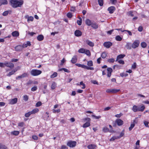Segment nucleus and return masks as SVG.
<instances>
[{"label": "nucleus", "instance_id": "f257e3e1", "mask_svg": "<svg viewBox=\"0 0 149 149\" xmlns=\"http://www.w3.org/2000/svg\"><path fill=\"white\" fill-rule=\"evenodd\" d=\"M10 5L14 8H16L18 7H21L23 3V1L21 0L18 1L17 0H11L10 1Z\"/></svg>", "mask_w": 149, "mask_h": 149}, {"label": "nucleus", "instance_id": "f03ea898", "mask_svg": "<svg viewBox=\"0 0 149 149\" xmlns=\"http://www.w3.org/2000/svg\"><path fill=\"white\" fill-rule=\"evenodd\" d=\"M42 73L41 70H32L31 72V74L33 76L38 75Z\"/></svg>", "mask_w": 149, "mask_h": 149}, {"label": "nucleus", "instance_id": "7ed1b4c3", "mask_svg": "<svg viewBox=\"0 0 149 149\" xmlns=\"http://www.w3.org/2000/svg\"><path fill=\"white\" fill-rule=\"evenodd\" d=\"M91 120V119L90 118H87L84 119V121H87L86 122L85 124H84L83 125V127H89L90 126V121Z\"/></svg>", "mask_w": 149, "mask_h": 149}, {"label": "nucleus", "instance_id": "20e7f679", "mask_svg": "<svg viewBox=\"0 0 149 149\" xmlns=\"http://www.w3.org/2000/svg\"><path fill=\"white\" fill-rule=\"evenodd\" d=\"M77 143L75 141H70L67 143V145L70 147H74L76 145Z\"/></svg>", "mask_w": 149, "mask_h": 149}, {"label": "nucleus", "instance_id": "39448f33", "mask_svg": "<svg viewBox=\"0 0 149 149\" xmlns=\"http://www.w3.org/2000/svg\"><path fill=\"white\" fill-rule=\"evenodd\" d=\"M17 101V99L15 98L14 99H11L8 100V103L10 104H16Z\"/></svg>", "mask_w": 149, "mask_h": 149}, {"label": "nucleus", "instance_id": "423d86ee", "mask_svg": "<svg viewBox=\"0 0 149 149\" xmlns=\"http://www.w3.org/2000/svg\"><path fill=\"white\" fill-rule=\"evenodd\" d=\"M139 40H135L132 45V47L133 48H135L139 46Z\"/></svg>", "mask_w": 149, "mask_h": 149}, {"label": "nucleus", "instance_id": "0eeeda50", "mask_svg": "<svg viewBox=\"0 0 149 149\" xmlns=\"http://www.w3.org/2000/svg\"><path fill=\"white\" fill-rule=\"evenodd\" d=\"M112 45V43L109 42H105L103 44L104 46L107 48H109Z\"/></svg>", "mask_w": 149, "mask_h": 149}, {"label": "nucleus", "instance_id": "6e6552de", "mask_svg": "<svg viewBox=\"0 0 149 149\" xmlns=\"http://www.w3.org/2000/svg\"><path fill=\"white\" fill-rule=\"evenodd\" d=\"M4 64L6 67H9L10 68H12L14 67V65L11 62H6L4 63Z\"/></svg>", "mask_w": 149, "mask_h": 149}, {"label": "nucleus", "instance_id": "1a4fd4ad", "mask_svg": "<svg viewBox=\"0 0 149 149\" xmlns=\"http://www.w3.org/2000/svg\"><path fill=\"white\" fill-rule=\"evenodd\" d=\"M109 13L110 14L113 13L115 10V8L113 6H111L108 8L107 9Z\"/></svg>", "mask_w": 149, "mask_h": 149}, {"label": "nucleus", "instance_id": "9d476101", "mask_svg": "<svg viewBox=\"0 0 149 149\" xmlns=\"http://www.w3.org/2000/svg\"><path fill=\"white\" fill-rule=\"evenodd\" d=\"M116 123H117L118 125L121 126L123 124V121L120 119H117L115 121Z\"/></svg>", "mask_w": 149, "mask_h": 149}, {"label": "nucleus", "instance_id": "9b49d317", "mask_svg": "<svg viewBox=\"0 0 149 149\" xmlns=\"http://www.w3.org/2000/svg\"><path fill=\"white\" fill-rule=\"evenodd\" d=\"M15 49V50L16 51H22L23 49H22V47L21 45H17L16 46Z\"/></svg>", "mask_w": 149, "mask_h": 149}, {"label": "nucleus", "instance_id": "f8f14e48", "mask_svg": "<svg viewBox=\"0 0 149 149\" xmlns=\"http://www.w3.org/2000/svg\"><path fill=\"white\" fill-rule=\"evenodd\" d=\"M75 35L77 36H81L82 35L81 32L79 30H76L74 32Z\"/></svg>", "mask_w": 149, "mask_h": 149}, {"label": "nucleus", "instance_id": "ddd939ff", "mask_svg": "<svg viewBox=\"0 0 149 149\" xmlns=\"http://www.w3.org/2000/svg\"><path fill=\"white\" fill-rule=\"evenodd\" d=\"M11 34L13 37H16L18 36L19 35V32L17 31H15L13 32Z\"/></svg>", "mask_w": 149, "mask_h": 149}, {"label": "nucleus", "instance_id": "4468645a", "mask_svg": "<svg viewBox=\"0 0 149 149\" xmlns=\"http://www.w3.org/2000/svg\"><path fill=\"white\" fill-rule=\"evenodd\" d=\"M27 76V74L26 73H24L20 76H19L16 78V79H22Z\"/></svg>", "mask_w": 149, "mask_h": 149}, {"label": "nucleus", "instance_id": "2eb2a0df", "mask_svg": "<svg viewBox=\"0 0 149 149\" xmlns=\"http://www.w3.org/2000/svg\"><path fill=\"white\" fill-rule=\"evenodd\" d=\"M102 130L104 132H111L113 131V130H112L110 129L109 130L108 128L106 127H103V128Z\"/></svg>", "mask_w": 149, "mask_h": 149}, {"label": "nucleus", "instance_id": "dca6fc26", "mask_svg": "<svg viewBox=\"0 0 149 149\" xmlns=\"http://www.w3.org/2000/svg\"><path fill=\"white\" fill-rule=\"evenodd\" d=\"M77 61V56H74L72 58L71 60V62L72 63H75Z\"/></svg>", "mask_w": 149, "mask_h": 149}, {"label": "nucleus", "instance_id": "f3484780", "mask_svg": "<svg viewBox=\"0 0 149 149\" xmlns=\"http://www.w3.org/2000/svg\"><path fill=\"white\" fill-rule=\"evenodd\" d=\"M86 42L88 45L91 47H93L94 46V43L89 40H86Z\"/></svg>", "mask_w": 149, "mask_h": 149}, {"label": "nucleus", "instance_id": "a211bd4d", "mask_svg": "<svg viewBox=\"0 0 149 149\" xmlns=\"http://www.w3.org/2000/svg\"><path fill=\"white\" fill-rule=\"evenodd\" d=\"M44 38V36L42 35H40L37 36V39L39 41H41L43 40Z\"/></svg>", "mask_w": 149, "mask_h": 149}, {"label": "nucleus", "instance_id": "6ab92c4d", "mask_svg": "<svg viewBox=\"0 0 149 149\" xmlns=\"http://www.w3.org/2000/svg\"><path fill=\"white\" fill-rule=\"evenodd\" d=\"M96 146L94 144H91L87 146V148L89 149H94L96 147Z\"/></svg>", "mask_w": 149, "mask_h": 149}, {"label": "nucleus", "instance_id": "aec40b11", "mask_svg": "<svg viewBox=\"0 0 149 149\" xmlns=\"http://www.w3.org/2000/svg\"><path fill=\"white\" fill-rule=\"evenodd\" d=\"M25 17L26 18H27V21L28 22L33 20V17L32 16L28 17V16H26Z\"/></svg>", "mask_w": 149, "mask_h": 149}, {"label": "nucleus", "instance_id": "412c9836", "mask_svg": "<svg viewBox=\"0 0 149 149\" xmlns=\"http://www.w3.org/2000/svg\"><path fill=\"white\" fill-rule=\"evenodd\" d=\"M86 23L87 25L89 26L91 25L92 22H91V21L90 20L88 19H87L86 20Z\"/></svg>", "mask_w": 149, "mask_h": 149}, {"label": "nucleus", "instance_id": "4be33fe9", "mask_svg": "<svg viewBox=\"0 0 149 149\" xmlns=\"http://www.w3.org/2000/svg\"><path fill=\"white\" fill-rule=\"evenodd\" d=\"M75 65L79 67H80L84 69H86V66L84 65H82L79 63H76L75 64Z\"/></svg>", "mask_w": 149, "mask_h": 149}, {"label": "nucleus", "instance_id": "5701e85b", "mask_svg": "<svg viewBox=\"0 0 149 149\" xmlns=\"http://www.w3.org/2000/svg\"><path fill=\"white\" fill-rule=\"evenodd\" d=\"M39 111V109L38 108H35L33 109L32 111H31L32 114H34L38 112Z\"/></svg>", "mask_w": 149, "mask_h": 149}, {"label": "nucleus", "instance_id": "b1692460", "mask_svg": "<svg viewBox=\"0 0 149 149\" xmlns=\"http://www.w3.org/2000/svg\"><path fill=\"white\" fill-rule=\"evenodd\" d=\"M11 133L12 134L17 136L19 134V132L18 131H15L11 132Z\"/></svg>", "mask_w": 149, "mask_h": 149}, {"label": "nucleus", "instance_id": "393cba45", "mask_svg": "<svg viewBox=\"0 0 149 149\" xmlns=\"http://www.w3.org/2000/svg\"><path fill=\"white\" fill-rule=\"evenodd\" d=\"M92 27L95 29H97L98 28V25L96 23H92L91 25Z\"/></svg>", "mask_w": 149, "mask_h": 149}, {"label": "nucleus", "instance_id": "a878e982", "mask_svg": "<svg viewBox=\"0 0 149 149\" xmlns=\"http://www.w3.org/2000/svg\"><path fill=\"white\" fill-rule=\"evenodd\" d=\"M17 70H12L11 72H10L7 75V76H11L12 74H14V73Z\"/></svg>", "mask_w": 149, "mask_h": 149}, {"label": "nucleus", "instance_id": "bb28decb", "mask_svg": "<svg viewBox=\"0 0 149 149\" xmlns=\"http://www.w3.org/2000/svg\"><path fill=\"white\" fill-rule=\"evenodd\" d=\"M0 3H1V5L7 4L8 3V1L6 0H0Z\"/></svg>", "mask_w": 149, "mask_h": 149}, {"label": "nucleus", "instance_id": "cd10ccee", "mask_svg": "<svg viewBox=\"0 0 149 149\" xmlns=\"http://www.w3.org/2000/svg\"><path fill=\"white\" fill-rule=\"evenodd\" d=\"M7 148L5 145L0 143V149H7Z\"/></svg>", "mask_w": 149, "mask_h": 149}, {"label": "nucleus", "instance_id": "c85d7f7f", "mask_svg": "<svg viewBox=\"0 0 149 149\" xmlns=\"http://www.w3.org/2000/svg\"><path fill=\"white\" fill-rule=\"evenodd\" d=\"M132 110L134 112H136L138 111H140V110L135 105H134V106H133V107L132 108Z\"/></svg>", "mask_w": 149, "mask_h": 149}, {"label": "nucleus", "instance_id": "c756f323", "mask_svg": "<svg viewBox=\"0 0 149 149\" xmlns=\"http://www.w3.org/2000/svg\"><path fill=\"white\" fill-rule=\"evenodd\" d=\"M141 45L142 47L143 48L146 47L147 46L146 43L145 42H142L141 43Z\"/></svg>", "mask_w": 149, "mask_h": 149}, {"label": "nucleus", "instance_id": "7c9ffc66", "mask_svg": "<svg viewBox=\"0 0 149 149\" xmlns=\"http://www.w3.org/2000/svg\"><path fill=\"white\" fill-rule=\"evenodd\" d=\"M11 11L9 10H7L4 11L2 14L3 15V16H6L7 15L9 12H11Z\"/></svg>", "mask_w": 149, "mask_h": 149}, {"label": "nucleus", "instance_id": "2f4dec72", "mask_svg": "<svg viewBox=\"0 0 149 149\" xmlns=\"http://www.w3.org/2000/svg\"><path fill=\"white\" fill-rule=\"evenodd\" d=\"M116 40L118 41H120L122 40V38L119 36H117L115 38Z\"/></svg>", "mask_w": 149, "mask_h": 149}, {"label": "nucleus", "instance_id": "473e14b6", "mask_svg": "<svg viewBox=\"0 0 149 149\" xmlns=\"http://www.w3.org/2000/svg\"><path fill=\"white\" fill-rule=\"evenodd\" d=\"M57 75V73L56 72H54L53 74L51 75L50 76V77L51 78H53L55 77H56Z\"/></svg>", "mask_w": 149, "mask_h": 149}, {"label": "nucleus", "instance_id": "72a5a7b5", "mask_svg": "<svg viewBox=\"0 0 149 149\" xmlns=\"http://www.w3.org/2000/svg\"><path fill=\"white\" fill-rule=\"evenodd\" d=\"M124 134V130H123L122 132L120 134V136H118V138L119 139L123 136Z\"/></svg>", "mask_w": 149, "mask_h": 149}, {"label": "nucleus", "instance_id": "f704fd0d", "mask_svg": "<svg viewBox=\"0 0 149 149\" xmlns=\"http://www.w3.org/2000/svg\"><path fill=\"white\" fill-rule=\"evenodd\" d=\"M84 53L85 54L88 56H91V53L89 50L85 49Z\"/></svg>", "mask_w": 149, "mask_h": 149}, {"label": "nucleus", "instance_id": "c9c22d12", "mask_svg": "<svg viewBox=\"0 0 149 149\" xmlns=\"http://www.w3.org/2000/svg\"><path fill=\"white\" fill-rule=\"evenodd\" d=\"M56 84L54 82H53L52 83L51 86V88L52 89L54 90L55 89L56 87Z\"/></svg>", "mask_w": 149, "mask_h": 149}, {"label": "nucleus", "instance_id": "e433bc0d", "mask_svg": "<svg viewBox=\"0 0 149 149\" xmlns=\"http://www.w3.org/2000/svg\"><path fill=\"white\" fill-rule=\"evenodd\" d=\"M62 70H63L65 72H67L68 73L70 72V71L67 69L65 68H62L59 70V71H62Z\"/></svg>", "mask_w": 149, "mask_h": 149}, {"label": "nucleus", "instance_id": "4c0bfd02", "mask_svg": "<svg viewBox=\"0 0 149 149\" xmlns=\"http://www.w3.org/2000/svg\"><path fill=\"white\" fill-rule=\"evenodd\" d=\"M125 55V54H120L117 56V59H120L124 58Z\"/></svg>", "mask_w": 149, "mask_h": 149}, {"label": "nucleus", "instance_id": "58836bf2", "mask_svg": "<svg viewBox=\"0 0 149 149\" xmlns=\"http://www.w3.org/2000/svg\"><path fill=\"white\" fill-rule=\"evenodd\" d=\"M85 49L83 48H81L78 50V52L81 53H84Z\"/></svg>", "mask_w": 149, "mask_h": 149}, {"label": "nucleus", "instance_id": "ea45409f", "mask_svg": "<svg viewBox=\"0 0 149 149\" xmlns=\"http://www.w3.org/2000/svg\"><path fill=\"white\" fill-rule=\"evenodd\" d=\"M87 65L89 66H92L93 65V63L92 61H88Z\"/></svg>", "mask_w": 149, "mask_h": 149}, {"label": "nucleus", "instance_id": "a19ab883", "mask_svg": "<svg viewBox=\"0 0 149 149\" xmlns=\"http://www.w3.org/2000/svg\"><path fill=\"white\" fill-rule=\"evenodd\" d=\"M112 93H117L120 91V89H112Z\"/></svg>", "mask_w": 149, "mask_h": 149}, {"label": "nucleus", "instance_id": "79ce46f5", "mask_svg": "<svg viewBox=\"0 0 149 149\" xmlns=\"http://www.w3.org/2000/svg\"><path fill=\"white\" fill-rule=\"evenodd\" d=\"M32 114L31 111L28 112L27 113H26L25 114V116L26 117H29Z\"/></svg>", "mask_w": 149, "mask_h": 149}, {"label": "nucleus", "instance_id": "37998d69", "mask_svg": "<svg viewBox=\"0 0 149 149\" xmlns=\"http://www.w3.org/2000/svg\"><path fill=\"white\" fill-rule=\"evenodd\" d=\"M98 3L100 6H102L103 4V0H98Z\"/></svg>", "mask_w": 149, "mask_h": 149}, {"label": "nucleus", "instance_id": "c03bdc74", "mask_svg": "<svg viewBox=\"0 0 149 149\" xmlns=\"http://www.w3.org/2000/svg\"><path fill=\"white\" fill-rule=\"evenodd\" d=\"M136 67V63H134L132 65V69H135Z\"/></svg>", "mask_w": 149, "mask_h": 149}, {"label": "nucleus", "instance_id": "a18cd8bd", "mask_svg": "<svg viewBox=\"0 0 149 149\" xmlns=\"http://www.w3.org/2000/svg\"><path fill=\"white\" fill-rule=\"evenodd\" d=\"M107 56L106 53L105 52H103L101 55V57L102 58H105Z\"/></svg>", "mask_w": 149, "mask_h": 149}, {"label": "nucleus", "instance_id": "49530a36", "mask_svg": "<svg viewBox=\"0 0 149 149\" xmlns=\"http://www.w3.org/2000/svg\"><path fill=\"white\" fill-rule=\"evenodd\" d=\"M29 99V97L27 95H25L23 96V100L26 101H27Z\"/></svg>", "mask_w": 149, "mask_h": 149}, {"label": "nucleus", "instance_id": "de8ad7c7", "mask_svg": "<svg viewBox=\"0 0 149 149\" xmlns=\"http://www.w3.org/2000/svg\"><path fill=\"white\" fill-rule=\"evenodd\" d=\"M42 105V103L41 102L39 101L36 104V107H38Z\"/></svg>", "mask_w": 149, "mask_h": 149}, {"label": "nucleus", "instance_id": "09e8293b", "mask_svg": "<svg viewBox=\"0 0 149 149\" xmlns=\"http://www.w3.org/2000/svg\"><path fill=\"white\" fill-rule=\"evenodd\" d=\"M37 89V86H34L31 88V91H36Z\"/></svg>", "mask_w": 149, "mask_h": 149}, {"label": "nucleus", "instance_id": "8fccbe9b", "mask_svg": "<svg viewBox=\"0 0 149 149\" xmlns=\"http://www.w3.org/2000/svg\"><path fill=\"white\" fill-rule=\"evenodd\" d=\"M125 47L127 49H130L131 47L129 43H127L125 46Z\"/></svg>", "mask_w": 149, "mask_h": 149}, {"label": "nucleus", "instance_id": "3c124183", "mask_svg": "<svg viewBox=\"0 0 149 149\" xmlns=\"http://www.w3.org/2000/svg\"><path fill=\"white\" fill-rule=\"evenodd\" d=\"M144 124L145 126L146 127H148V124L149 123L147 121H144Z\"/></svg>", "mask_w": 149, "mask_h": 149}, {"label": "nucleus", "instance_id": "603ef678", "mask_svg": "<svg viewBox=\"0 0 149 149\" xmlns=\"http://www.w3.org/2000/svg\"><path fill=\"white\" fill-rule=\"evenodd\" d=\"M135 125L134 124H132L130 126L129 128V130L131 131L132 130V129L134 127Z\"/></svg>", "mask_w": 149, "mask_h": 149}, {"label": "nucleus", "instance_id": "864d4df0", "mask_svg": "<svg viewBox=\"0 0 149 149\" xmlns=\"http://www.w3.org/2000/svg\"><path fill=\"white\" fill-rule=\"evenodd\" d=\"M115 61L114 58H110L108 60V61L110 63H113Z\"/></svg>", "mask_w": 149, "mask_h": 149}, {"label": "nucleus", "instance_id": "5fc2aeb1", "mask_svg": "<svg viewBox=\"0 0 149 149\" xmlns=\"http://www.w3.org/2000/svg\"><path fill=\"white\" fill-rule=\"evenodd\" d=\"M32 138L35 140H37L38 139V137L36 135H33L32 136Z\"/></svg>", "mask_w": 149, "mask_h": 149}, {"label": "nucleus", "instance_id": "6e6d98bb", "mask_svg": "<svg viewBox=\"0 0 149 149\" xmlns=\"http://www.w3.org/2000/svg\"><path fill=\"white\" fill-rule=\"evenodd\" d=\"M107 70L108 71V72L111 73L113 71L112 69L111 68H109L107 69Z\"/></svg>", "mask_w": 149, "mask_h": 149}, {"label": "nucleus", "instance_id": "4d7b16f0", "mask_svg": "<svg viewBox=\"0 0 149 149\" xmlns=\"http://www.w3.org/2000/svg\"><path fill=\"white\" fill-rule=\"evenodd\" d=\"M120 76H121L122 77H123L124 76L127 77L128 76V74H125V73H121L120 74Z\"/></svg>", "mask_w": 149, "mask_h": 149}, {"label": "nucleus", "instance_id": "13d9d810", "mask_svg": "<svg viewBox=\"0 0 149 149\" xmlns=\"http://www.w3.org/2000/svg\"><path fill=\"white\" fill-rule=\"evenodd\" d=\"M80 85L83 86V87H81L82 88L84 89V88H85L86 86H85V84H84L83 83V82L82 81H81L80 82Z\"/></svg>", "mask_w": 149, "mask_h": 149}, {"label": "nucleus", "instance_id": "bf43d9fd", "mask_svg": "<svg viewBox=\"0 0 149 149\" xmlns=\"http://www.w3.org/2000/svg\"><path fill=\"white\" fill-rule=\"evenodd\" d=\"M118 139V136H114V137H112L110 140V141H114L115 139Z\"/></svg>", "mask_w": 149, "mask_h": 149}, {"label": "nucleus", "instance_id": "052dcab7", "mask_svg": "<svg viewBox=\"0 0 149 149\" xmlns=\"http://www.w3.org/2000/svg\"><path fill=\"white\" fill-rule=\"evenodd\" d=\"M82 21L81 20H77V23L79 25H81L82 24Z\"/></svg>", "mask_w": 149, "mask_h": 149}, {"label": "nucleus", "instance_id": "680f3d73", "mask_svg": "<svg viewBox=\"0 0 149 149\" xmlns=\"http://www.w3.org/2000/svg\"><path fill=\"white\" fill-rule=\"evenodd\" d=\"M106 92L108 93H112V89H107L106 91Z\"/></svg>", "mask_w": 149, "mask_h": 149}, {"label": "nucleus", "instance_id": "e2e57ef3", "mask_svg": "<svg viewBox=\"0 0 149 149\" xmlns=\"http://www.w3.org/2000/svg\"><path fill=\"white\" fill-rule=\"evenodd\" d=\"M145 108V107L144 105H143L140 107V111H143Z\"/></svg>", "mask_w": 149, "mask_h": 149}, {"label": "nucleus", "instance_id": "0e129e2a", "mask_svg": "<svg viewBox=\"0 0 149 149\" xmlns=\"http://www.w3.org/2000/svg\"><path fill=\"white\" fill-rule=\"evenodd\" d=\"M123 114L121 113H120L119 114H116L115 115V116L117 118H120L122 116Z\"/></svg>", "mask_w": 149, "mask_h": 149}, {"label": "nucleus", "instance_id": "69168bd1", "mask_svg": "<svg viewBox=\"0 0 149 149\" xmlns=\"http://www.w3.org/2000/svg\"><path fill=\"white\" fill-rule=\"evenodd\" d=\"M92 117H94L96 119H99L101 118V116H95L94 115H92Z\"/></svg>", "mask_w": 149, "mask_h": 149}, {"label": "nucleus", "instance_id": "338daca9", "mask_svg": "<svg viewBox=\"0 0 149 149\" xmlns=\"http://www.w3.org/2000/svg\"><path fill=\"white\" fill-rule=\"evenodd\" d=\"M67 16L69 18H71L72 16V13H68L67 14Z\"/></svg>", "mask_w": 149, "mask_h": 149}, {"label": "nucleus", "instance_id": "774afa93", "mask_svg": "<svg viewBox=\"0 0 149 149\" xmlns=\"http://www.w3.org/2000/svg\"><path fill=\"white\" fill-rule=\"evenodd\" d=\"M118 62L122 64H124V62L123 60H119L118 61Z\"/></svg>", "mask_w": 149, "mask_h": 149}]
</instances>
